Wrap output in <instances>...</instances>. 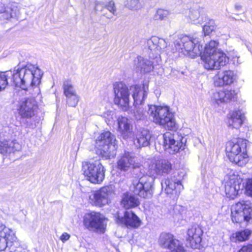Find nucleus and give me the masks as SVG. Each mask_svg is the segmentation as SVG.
I'll return each mask as SVG.
<instances>
[{"label": "nucleus", "mask_w": 252, "mask_h": 252, "mask_svg": "<svg viewBox=\"0 0 252 252\" xmlns=\"http://www.w3.org/2000/svg\"><path fill=\"white\" fill-rule=\"evenodd\" d=\"M134 154L125 151L119 157L117 161L118 168L122 171H128L134 168V173L137 178L133 180V192L144 198H150L153 193L154 178L147 175L146 169L135 162Z\"/></svg>", "instance_id": "nucleus-1"}, {"label": "nucleus", "mask_w": 252, "mask_h": 252, "mask_svg": "<svg viewBox=\"0 0 252 252\" xmlns=\"http://www.w3.org/2000/svg\"><path fill=\"white\" fill-rule=\"evenodd\" d=\"M42 75V72L38 66L30 63L18 68L13 74L11 71L0 72V91L7 86V78L9 76H12L13 83L15 86L28 91L39 85Z\"/></svg>", "instance_id": "nucleus-2"}, {"label": "nucleus", "mask_w": 252, "mask_h": 252, "mask_svg": "<svg viewBox=\"0 0 252 252\" xmlns=\"http://www.w3.org/2000/svg\"><path fill=\"white\" fill-rule=\"evenodd\" d=\"M219 42L211 40L206 45L201 58L204 67L208 70L219 69L228 63L229 58L218 47Z\"/></svg>", "instance_id": "nucleus-3"}, {"label": "nucleus", "mask_w": 252, "mask_h": 252, "mask_svg": "<svg viewBox=\"0 0 252 252\" xmlns=\"http://www.w3.org/2000/svg\"><path fill=\"white\" fill-rule=\"evenodd\" d=\"M150 118L156 124L170 130L176 128L174 114L168 106H149L148 111Z\"/></svg>", "instance_id": "nucleus-4"}, {"label": "nucleus", "mask_w": 252, "mask_h": 252, "mask_svg": "<svg viewBox=\"0 0 252 252\" xmlns=\"http://www.w3.org/2000/svg\"><path fill=\"white\" fill-rule=\"evenodd\" d=\"M225 151L230 161L243 166L247 162V140L237 139L228 141Z\"/></svg>", "instance_id": "nucleus-5"}, {"label": "nucleus", "mask_w": 252, "mask_h": 252, "mask_svg": "<svg viewBox=\"0 0 252 252\" xmlns=\"http://www.w3.org/2000/svg\"><path fill=\"white\" fill-rule=\"evenodd\" d=\"M174 44L176 51L191 58L201 55L203 49L198 38L193 36H184L176 40Z\"/></svg>", "instance_id": "nucleus-6"}, {"label": "nucleus", "mask_w": 252, "mask_h": 252, "mask_svg": "<svg viewBox=\"0 0 252 252\" xmlns=\"http://www.w3.org/2000/svg\"><path fill=\"white\" fill-rule=\"evenodd\" d=\"M82 171L87 180L93 184H101L105 178V170L100 160L83 162Z\"/></svg>", "instance_id": "nucleus-7"}, {"label": "nucleus", "mask_w": 252, "mask_h": 252, "mask_svg": "<svg viewBox=\"0 0 252 252\" xmlns=\"http://www.w3.org/2000/svg\"><path fill=\"white\" fill-rule=\"evenodd\" d=\"M115 136L110 131L102 133L96 139L95 146L101 156L105 159L113 158L115 156Z\"/></svg>", "instance_id": "nucleus-8"}, {"label": "nucleus", "mask_w": 252, "mask_h": 252, "mask_svg": "<svg viewBox=\"0 0 252 252\" xmlns=\"http://www.w3.org/2000/svg\"><path fill=\"white\" fill-rule=\"evenodd\" d=\"M243 179L236 172L231 171L224 178V190L227 197L233 199L245 188Z\"/></svg>", "instance_id": "nucleus-9"}, {"label": "nucleus", "mask_w": 252, "mask_h": 252, "mask_svg": "<svg viewBox=\"0 0 252 252\" xmlns=\"http://www.w3.org/2000/svg\"><path fill=\"white\" fill-rule=\"evenodd\" d=\"M114 103L124 111L129 109V96L131 94L130 88L122 82L113 84Z\"/></svg>", "instance_id": "nucleus-10"}, {"label": "nucleus", "mask_w": 252, "mask_h": 252, "mask_svg": "<svg viewBox=\"0 0 252 252\" xmlns=\"http://www.w3.org/2000/svg\"><path fill=\"white\" fill-rule=\"evenodd\" d=\"M164 149L171 154L184 150L187 139L177 133L167 132L163 135Z\"/></svg>", "instance_id": "nucleus-11"}, {"label": "nucleus", "mask_w": 252, "mask_h": 252, "mask_svg": "<svg viewBox=\"0 0 252 252\" xmlns=\"http://www.w3.org/2000/svg\"><path fill=\"white\" fill-rule=\"evenodd\" d=\"M105 219L100 213L91 212L86 213L83 217V224L90 231L103 233L106 223Z\"/></svg>", "instance_id": "nucleus-12"}, {"label": "nucleus", "mask_w": 252, "mask_h": 252, "mask_svg": "<svg viewBox=\"0 0 252 252\" xmlns=\"http://www.w3.org/2000/svg\"><path fill=\"white\" fill-rule=\"evenodd\" d=\"M231 211V220L234 223L247 224L252 220V208L243 201L233 205Z\"/></svg>", "instance_id": "nucleus-13"}, {"label": "nucleus", "mask_w": 252, "mask_h": 252, "mask_svg": "<svg viewBox=\"0 0 252 252\" xmlns=\"http://www.w3.org/2000/svg\"><path fill=\"white\" fill-rule=\"evenodd\" d=\"M114 194V187L112 185L105 186L94 191L90 195V201L93 205L101 207L108 204Z\"/></svg>", "instance_id": "nucleus-14"}, {"label": "nucleus", "mask_w": 252, "mask_h": 252, "mask_svg": "<svg viewBox=\"0 0 252 252\" xmlns=\"http://www.w3.org/2000/svg\"><path fill=\"white\" fill-rule=\"evenodd\" d=\"M161 186L162 189H164L165 193L173 200L178 199L184 189L181 181L175 177H171L162 180Z\"/></svg>", "instance_id": "nucleus-15"}, {"label": "nucleus", "mask_w": 252, "mask_h": 252, "mask_svg": "<svg viewBox=\"0 0 252 252\" xmlns=\"http://www.w3.org/2000/svg\"><path fill=\"white\" fill-rule=\"evenodd\" d=\"M37 107L36 102L34 98L23 99L18 109V114L23 119H30L34 116Z\"/></svg>", "instance_id": "nucleus-16"}, {"label": "nucleus", "mask_w": 252, "mask_h": 252, "mask_svg": "<svg viewBox=\"0 0 252 252\" xmlns=\"http://www.w3.org/2000/svg\"><path fill=\"white\" fill-rule=\"evenodd\" d=\"M132 139L134 145L137 149H141L150 145L152 137L149 130L144 128L136 129L132 133Z\"/></svg>", "instance_id": "nucleus-17"}, {"label": "nucleus", "mask_w": 252, "mask_h": 252, "mask_svg": "<svg viewBox=\"0 0 252 252\" xmlns=\"http://www.w3.org/2000/svg\"><path fill=\"white\" fill-rule=\"evenodd\" d=\"M172 166L171 163L167 159H160L157 160L149 165V171L153 178L155 175H162L164 174H168L172 170ZM149 176V175H148ZM154 179V178L153 177Z\"/></svg>", "instance_id": "nucleus-18"}, {"label": "nucleus", "mask_w": 252, "mask_h": 252, "mask_svg": "<svg viewBox=\"0 0 252 252\" xmlns=\"http://www.w3.org/2000/svg\"><path fill=\"white\" fill-rule=\"evenodd\" d=\"M16 240L17 237L13 230L4 225H0V251L11 247Z\"/></svg>", "instance_id": "nucleus-19"}, {"label": "nucleus", "mask_w": 252, "mask_h": 252, "mask_svg": "<svg viewBox=\"0 0 252 252\" xmlns=\"http://www.w3.org/2000/svg\"><path fill=\"white\" fill-rule=\"evenodd\" d=\"M203 232L200 226L194 225L189 227L187 231V241L193 249H199L202 241Z\"/></svg>", "instance_id": "nucleus-20"}, {"label": "nucleus", "mask_w": 252, "mask_h": 252, "mask_svg": "<svg viewBox=\"0 0 252 252\" xmlns=\"http://www.w3.org/2000/svg\"><path fill=\"white\" fill-rule=\"evenodd\" d=\"M116 222L118 224H124L127 227L137 228L141 224V220L139 218L131 211H126L124 216L120 217L118 216Z\"/></svg>", "instance_id": "nucleus-21"}, {"label": "nucleus", "mask_w": 252, "mask_h": 252, "mask_svg": "<svg viewBox=\"0 0 252 252\" xmlns=\"http://www.w3.org/2000/svg\"><path fill=\"white\" fill-rule=\"evenodd\" d=\"M21 145L16 140L0 139V153L7 156L21 150Z\"/></svg>", "instance_id": "nucleus-22"}, {"label": "nucleus", "mask_w": 252, "mask_h": 252, "mask_svg": "<svg viewBox=\"0 0 252 252\" xmlns=\"http://www.w3.org/2000/svg\"><path fill=\"white\" fill-rule=\"evenodd\" d=\"M118 129L124 139L130 138L132 135V126L125 117L119 116L117 119Z\"/></svg>", "instance_id": "nucleus-23"}, {"label": "nucleus", "mask_w": 252, "mask_h": 252, "mask_svg": "<svg viewBox=\"0 0 252 252\" xmlns=\"http://www.w3.org/2000/svg\"><path fill=\"white\" fill-rule=\"evenodd\" d=\"M235 93L233 90H224L214 92L212 96L211 100L213 103L218 105L226 102L234 98Z\"/></svg>", "instance_id": "nucleus-24"}, {"label": "nucleus", "mask_w": 252, "mask_h": 252, "mask_svg": "<svg viewBox=\"0 0 252 252\" xmlns=\"http://www.w3.org/2000/svg\"><path fill=\"white\" fill-rule=\"evenodd\" d=\"M135 70L140 73H148L154 69L153 63L148 59L138 56L133 61Z\"/></svg>", "instance_id": "nucleus-25"}, {"label": "nucleus", "mask_w": 252, "mask_h": 252, "mask_svg": "<svg viewBox=\"0 0 252 252\" xmlns=\"http://www.w3.org/2000/svg\"><path fill=\"white\" fill-rule=\"evenodd\" d=\"M245 120L244 114L240 110H235L229 112L228 120L229 127L239 128L242 125Z\"/></svg>", "instance_id": "nucleus-26"}, {"label": "nucleus", "mask_w": 252, "mask_h": 252, "mask_svg": "<svg viewBox=\"0 0 252 252\" xmlns=\"http://www.w3.org/2000/svg\"><path fill=\"white\" fill-rule=\"evenodd\" d=\"M234 80V72L231 70H226L215 76L214 84L217 86H222L232 83Z\"/></svg>", "instance_id": "nucleus-27"}, {"label": "nucleus", "mask_w": 252, "mask_h": 252, "mask_svg": "<svg viewBox=\"0 0 252 252\" xmlns=\"http://www.w3.org/2000/svg\"><path fill=\"white\" fill-rule=\"evenodd\" d=\"M130 90L134 100V104L136 107V105L141 104L144 101L147 95V92L144 86L141 87L138 85L130 86Z\"/></svg>", "instance_id": "nucleus-28"}, {"label": "nucleus", "mask_w": 252, "mask_h": 252, "mask_svg": "<svg viewBox=\"0 0 252 252\" xmlns=\"http://www.w3.org/2000/svg\"><path fill=\"white\" fill-rule=\"evenodd\" d=\"M140 202L137 197L128 193H124L121 200V205L126 209L134 208L139 205Z\"/></svg>", "instance_id": "nucleus-29"}, {"label": "nucleus", "mask_w": 252, "mask_h": 252, "mask_svg": "<svg viewBox=\"0 0 252 252\" xmlns=\"http://www.w3.org/2000/svg\"><path fill=\"white\" fill-rule=\"evenodd\" d=\"M202 9H192L188 17L189 21L193 24L201 25L204 22V16L201 14Z\"/></svg>", "instance_id": "nucleus-30"}, {"label": "nucleus", "mask_w": 252, "mask_h": 252, "mask_svg": "<svg viewBox=\"0 0 252 252\" xmlns=\"http://www.w3.org/2000/svg\"><path fill=\"white\" fill-rule=\"evenodd\" d=\"M175 239L171 234L162 233L160 235L158 243L161 247L169 250Z\"/></svg>", "instance_id": "nucleus-31"}, {"label": "nucleus", "mask_w": 252, "mask_h": 252, "mask_svg": "<svg viewBox=\"0 0 252 252\" xmlns=\"http://www.w3.org/2000/svg\"><path fill=\"white\" fill-rule=\"evenodd\" d=\"M252 234V231L246 229L242 231H240L233 234L232 238L235 239V241L243 242L248 240Z\"/></svg>", "instance_id": "nucleus-32"}, {"label": "nucleus", "mask_w": 252, "mask_h": 252, "mask_svg": "<svg viewBox=\"0 0 252 252\" xmlns=\"http://www.w3.org/2000/svg\"><path fill=\"white\" fill-rule=\"evenodd\" d=\"M171 13V11L168 9L158 8L154 15V19L156 21L165 20L169 18Z\"/></svg>", "instance_id": "nucleus-33"}, {"label": "nucleus", "mask_w": 252, "mask_h": 252, "mask_svg": "<svg viewBox=\"0 0 252 252\" xmlns=\"http://www.w3.org/2000/svg\"><path fill=\"white\" fill-rule=\"evenodd\" d=\"M63 89L65 96L76 93L72 83L70 80H66L63 82Z\"/></svg>", "instance_id": "nucleus-34"}, {"label": "nucleus", "mask_w": 252, "mask_h": 252, "mask_svg": "<svg viewBox=\"0 0 252 252\" xmlns=\"http://www.w3.org/2000/svg\"><path fill=\"white\" fill-rule=\"evenodd\" d=\"M124 4L126 7L131 10H137L142 7L139 0H125Z\"/></svg>", "instance_id": "nucleus-35"}, {"label": "nucleus", "mask_w": 252, "mask_h": 252, "mask_svg": "<svg viewBox=\"0 0 252 252\" xmlns=\"http://www.w3.org/2000/svg\"><path fill=\"white\" fill-rule=\"evenodd\" d=\"M171 252H185V249L182 243L178 239H175L169 249Z\"/></svg>", "instance_id": "nucleus-36"}, {"label": "nucleus", "mask_w": 252, "mask_h": 252, "mask_svg": "<svg viewBox=\"0 0 252 252\" xmlns=\"http://www.w3.org/2000/svg\"><path fill=\"white\" fill-rule=\"evenodd\" d=\"M66 103L68 106L72 107H75L79 101L80 97L77 93L73 94L66 96Z\"/></svg>", "instance_id": "nucleus-37"}, {"label": "nucleus", "mask_w": 252, "mask_h": 252, "mask_svg": "<svg viewBox=\"0 0 252 252\" xmlns=\"http://www.w3.org/2000/svg\"><path fill=\"white\" fill-rule=\"evenodd\" d=\"M155 39L156 40H154V41L156 44V53L158 54L166 47L167 44L163 39L159 38L157 36Z\"/></svg>", "instance_id": "nucleus-38"}, {"label": "nucleus", "mask_w": 252, "mask_h": 252, "mask_svg": "<svg viewBox=\"0 0 252 252\" xmlns=\"http://www.w3.org/2000/svg\"><path fill=\"white\" fill-rule=\"evenodd\" d=\"M216 28L215 21L210 20L206 25L203 27V31L205 35H209Z\"/></svg>", "instance_id": "nucleus-39"}, {"label": "nucleus", "mask_w": 252, "mask_h": 252, "mask_svg": "<svg viewBox=\"0 0 252 252\" xmlns=\"http://www.w3.org/2000/svg\"><path fill=\"white\" fill-rule=\"evenodd\" d=\"M102 7H105L113 15H116V8L115 6V3L114 1H110L106 5L102 4Z\"/></svg>", "instance_id": "nucleus-40"}, {"label": "nucleus", "mask_w": 252, "mask_h": 252, "mask_svg": "<svg viewBox=\"0 0 252 252\" xmlns=\"http://www.w3.org/2000/svg\"><path fill=\"white\" fill-rule=\"evenodd\" d=\"M155 38H156V36H153L151 38L148 39L147 40V45L150 50L153 51L156 53V44L155 43L154 41V40H156Z\"/></svg>", "instance_id": "nucleus-41"}, {"label": "nucleus", "mask_w": 252, "mask_h": 252, "mask_svg": "<svg viewBox=\"0 0 252 252\" xmlns=\"http://www.w3.org/2000/svg\"><path fill=\"white\" fill-rule=\"evenodd\" d=\"M0 13H3L2 17L5 19H9L12 17L11 13L5 10L4 5L2 3H0Z\"/></svg>", "instance_id": "nucleus-42"}, {"label": "nucleus", "mask_w": 252, "mask_h": 252, "mask_svg": "<svg viewBox=\"0 0 252 252\" xmlns=\"http://www.w3.org/2000/svg\"><path fill=\"white\" fill-rule=\"evenodd\" d=\"M245 187L247 194L252 196V178L247 180Z\"/></svg>", "instance_id": "nucleus-43"}, {"label": "nucleus", "mask_w": 252, "mask_h": 252, "mask_svg": "<svg viewBox=\"0 0 252 252\" xmlns=\"http://www.w3.org/2000/svg\"><path fill=\"white\" fill-rule=\"evenodd\" d=\"M134 116L137 120H141L144 116V112L142 108L136 107V110L134 112Z\"/></svg>", "instance_id": "nucleus-44"}, {"label": "nucleus", "mask_w": 252, "mask_h": 252, "mask_svg": "<svg viewBox=\"0 0 252 252\" xmlns=\"http://www.w3.org/2000/svg\"><path fill=\"white\" fill-rule=\"evenodd\" d=\"M230 57H231V61L234 65H238L242 63V61L240 59V56L237 53H233V55H230Z\"/></svg>", "instance_id": "nucleus-45"}, {"label": "nucleus", "mask_w": 252, "mask_h": 252, "mask_svg": "<svg viewBox=\"0 0 252 252\" xmlns=\"http://www.w3.org/2000/svg\"><path fill=\"white\" fill-rule=\"evenodd\" d=\"M237 252H252V244L244 245Z\"/></svg>", "instance_id": "nucleus-46"}, {"label": "nucleus", "mask_w": 252, "mask_h": 252, "mask_svg": "<svg viewBox=\"0 0 252 252\" xmlns=\"http://www.w3.org/2000/svg\"><path fill=\"white\" fill-rule=\"evenodd\" d=\"M70 236L68 233L64 232L62 234L60 237V239L62 241V242H64L65 241L68 240Z\"/></svg>", "instance_id": "nucleus-47"}, {"label": "nucleus", "mask_w": 252, "mask_h": 252, "mask_svg": "<svg viewBox=\"0 0 252 252\" xmlns=\"http://www.w3.org/2000/svg\"><path fill=\"white\" fill-rule=\"evenodd\" d=\"M2 9L1 7L0 6V9Z\"/></svg>", "instance_id": "nucleus-48"}]
</instances>
